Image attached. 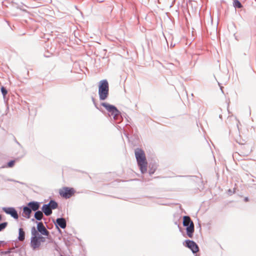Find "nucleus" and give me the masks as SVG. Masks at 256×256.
<instances>
[{
	"label": "nucleus",
	"instance_id": "1",
	"mask_svg": "<svg viewBox=\"0 0 256 256\" xmlns=\"http://www.w3.org/2000/svg\"><path fill=\"white\" fill-rule=\"evenodd\" d=\"M109 86L108 83L106 80H100L98 86V94L100 99L106 100L108 95Z\"/></svg>",
	"mask_w": 256,
	"mask_h": 256
},
{
	"label": "nucleus",
	"instance_id": "2",
	"mask_svg": "<svg viewBox=\"0 0 256 256\" xmlns=\"http://www.w3.org/2000/svg\"><path fill=\"white\" fill-rule=\"evenodd\" d=\"M183 225L186 226V234L189 238H192L194 230V224L188 216H184L183 218Z\"/></svg>",
	"mask_w": 256,
	"mask_h": 256
},
{
	"label": "nucleus",
	"instance_id": "3",
	"mask_svg": "<svg viewBox=\"0 0 256 256\" xmlns=\"http://www.w3.org/2000/svg\"><path fill=\"white\" fill-rule=\"evenodd\" d=\"M101 104L110 112V116H112L114 120L117 119L120 115V112L116 107L106 102H102Z\"/></svg>",
	"mask_w": 256,
	"mask_h": 256
},
{
	"label": "nucleus",
	"instance_id": "4",
	"mask_svg": "<svg viewBox=\"0 0 256 256\" xmlns=\"http://www.w3.org/2000/svg\"><path fill=\"white\" fill-rule=\"evenodd\" d=\"M31 232L32 237L31 238L30 245L32 248L35 250L40 246L42 242L38 240L36 236H35L36 234H38V232L34 227L32 228Z\"/></svg>",
	"mask_w": 256,
	"mask_h": 256
},
{
	"label": "nucleus",
	"instance_id": "5",
	"mask_svg": "<svg viewBox=\"0 0 256 256\" xmlns=\"http://www.w3.org/2000/svg\"><path fill=\"white\" fill-rule=\"evenodd\" d=\"M75 190L74 188L64 187L59 190L60 196L65 198H68L74 194Z\"/></svg>",
	"mask_w": 256,
	"mask_h": 256
},
{
	"label": "nucleus",
	"instance_id": "6",
	"mask_svg": "<svg viewBox=\"0 0 256 256\" xmlns=\"http://www.w3.org/2000/svg\"><path fill=\"white\" fill-rule=\"evenodd\" d=\"M134 153L137 162L146 160L145 153L141 148L136 149Z\"/></svg>",
	"mask_w": 256,
	"mask_h": 256
},
{
	"label": "nucleus",
	"instance_id": "7",
	"mask_svg": "<svg viewBox=\"0 0 256 256\" xmlns=\"http://www.w3.org/2000/svg\"><path fill=\"white\" fill-rule=\"evenodd\" d=\"M186 246L190 248L194 253H196L199 250V248L196 244L190 240H186Z\"/></svg>",
	"mask_w": 256,
	"mask_h": 256
},
{
	"label": "nucleus",
	"instance_id": "8",
	"mask_svg": "<svg viewBox=\"0 0 256 256\" xmlns=\"http://www.w3.org/2000/svg\"><path fill=\"white\" fill-rule=\"evenodd\" d=\"M3 210L7 214H10L15 219H18V216L16 210L13 208H4Z\"/></svg>",
	"mask_w": 256,
	"mask_h": 256
},
{
	"label": "nucleus",
	"instance_id": "9",
	"mask_svg": "<svg viewBox=\"0 0 256 256\" xmlns=\"http://www.w3.org/2000/svg\"><path fill=\"white\" fill-rule=\"evenodd\" d=\"M38 230L42 234L46 236L49 235V232L46 229L42 222H40L37 225Z\"/></svg>",
	"mask_w": 256,
	"mask_h": 256
},
{
	"label": "nucleus",
	"instance_id": "10",
	"mask_svg": "<svg viewBox=\"0 0 256 256\" xmlns=\"http://www.w3.org/2000/svg\"><path fill=\"white\" fill-rule=\"evenodd\" d=\"M140 170L142 174L147 172L148 162L146 160L137 162Z\"/></svg>",
	"mask_w": 256,
	"mask_h": 256
},
{
	"label": "nucleus",
	"instance_id": "11",
	"mask_svg": "<svg viewBox=\"0 0 256 256\" xmlns=\"http://www.w3.org/2000/svg\"><path fill=\"white\" fill-rule=\"evenodd\" d=\"M28 206L31 209V211H36L39 209L40 205L37 202H31L28 204Z\"/></svg>",
	"mask_w": 256,
	"mask_h": 256
},
{
	"label": "nucleus",
	"instance_id": "12",
	"mask_svg": "<svg viewBox=\"0 0 256 256\" xmlns=\"http://www.w3.org/2000/svg\"><path fill=\"white\" fill-rule=\"evenodd\" d=\"M32 213L31 209L28 206H24L23 208L22 216L27 218H29Z\"/></svg>",
	"mask_w": 256,
	"mask_h": 256
},
{
	"label": "nucleus",
	"instance_id": "13",
	"mask_svg": "<svg viewBox=\"0 0 256 256\" xmlns=\"http://www.w3.org/2000/svg\"><path fill=\"white\" fill-rule=\"evenodd\" d=\"M42 210L44 214L47 216H50L52 213V209L50 208V206H48V204H44L42 206Z\"/></svg>",
	"mask_w": 256,
	"mask_h": 256
},
{
	"label": "nucleus",
	"instance_id": "14",
	"mask_svg": "<svg viewBox=\"0 0 256 256\" xmlns=\"http://www.w3.org/2000/svg\"><path fill=\"white\" fill-rule=\"evenodd\" d=\"M56 224L62 228H64L66 227V221L64 218H57Z\"/></svg>",
	"mask_w": 256,
	"mask_h": 256
},
{
	"label": "nucleus",
	"instance_id": "15",
	"mask_svg": "<svg viewBox=\"0 0 256 256\" xmlns=\"http://www.w3.org/2000/svg\"><path fill=\"white\" fill-rule=\"evenodd\" d=\"M18 240L20 241H24L25 238V232L22 228H19Z\"/></svg>",
	"mask_w": 256,
	"mask_h": 256
},
{
	"label": "nucleus",
	"instance_id": "16",
	"mask_svg": "<svg viewBox=\"0 0 256 256\" xmlns=\"http://www.w3.org/2000/svg\"><path fill=\"white\" fill-rule=\"evenodd\" d=\"M44 214L41 211H37L34 214V218L38 220H41L43 218Z\"/></svg>",
	"mask_w": 256,
	"mask_h": 256
},
{
	"label": "nucleus",
	"instance_id": "17",
	"mask_svg": "<svg viewBox=\"0 0 256 256\" xmlns=\"http://www.w3.org/2000/svg\"><path fill=\"white\" fill-rule=\"evenodd\" d=\"M51 209H56L58 207V204L54 200H50L48 204Z\"/></svg>",
	"mask_w": 256,
	"mask_h": 256
},
{
	"label": "nucleus",
	"instance_id": "18",
	"mask_svg": "<svg viewBox=\"0 0 256 256\" xmlns=\"http://www.w3.org/2000/svg\"><path fill=\"white\" fill-rule=\"evenodd\" d=\"M35 236H36L38 240L42 242H44L46 241L45 238L40 235L38 232V234H36Z\"/></svg>",
	"mask_w": 256,
	"mask_h": 256
},
{
	"label": "nucleus",
	"instance_id": "19",
	"mask_svg": "<svg viewBox=\"0 0 256 256\" xmlns=\"http://www.w3.org/2000/svg\"><path fill=\"white\" fill-rule=\"evenodd\" d=\"M234 7L238 8H241L242 7L241 3L238 0H234Z\"/></svg>",
	"mask_w": 256,
	"mask_h": 256
},
{
	"label": "nucleus",
	"instance_id": "20",
	"mask_svg": "<svg viewBox=\"0 0 256 256\" xmlns=\"http://www.w3.org/2000/svg\"><path fill=\"white\" fill-rule=\"evenodd\" d=\"M7 226V222H3L0 224V231L4 230Z\"/></svg>",
	"mask_w": 256,
	"mask_h": 256
},
{
	"label": "nucleus",
	"instance_id": "21",
	"mask_svg": "<svg viewBox=\"0 0 256 256\" xmlns=\"http://www.w3.org/2000/svg\"><path fill=\"white\" fill-rule=\"evenodd\" d=\"M1 91H2V92L4 96H5L8 93L6 89L4 87L2 86L1 88Z\"/></svg>",
	"mask_w": 256,
	"mask_h": 256
},
{
	"label": "nucleus",
	"instance_id": "22",
	"mask_svg": "<svg viewBox=\"0 0 256 256\" xmlns=\"http://www.w3.org/2000/svg\"><path fill=\"white\" fill-rule=\"evenodd\" d=\"M14 163H15V161L14 160H11V161H10L8 164V167H10V168L14 166Z\"/></svg>",
	"mask_w": 256,
	"mask_h": 256
},
{
	"label": "nucleus",
	"instance_id": "23",
	"mask_svg": "<svg viewBox=\"0 0 256 256\" xmlns=\"http://www.w3.org/2000/svg\"><path fill=\"white\" fill-rule=\"evenodd\" d=\"M142 0V2H145V3H146L149 1V0Z\"/></svg>",
	"mask_w": 256,
	"mask_h": 256
},
{
	"label": "nucleus",
	"instance_id": "24",
	"mask_svg": "<svg viewBox=\"0 0 256 256\" xmlns=\"http://www.w3.org/2000/svg\"><path fill=\"white\" fill-rule=\"evenodd\" d=\"M244 200H245L246 202H248V198H246Z\"/></svg>",
	"mask_w": 256,
	"mask_h": 256
},
{
	"label": "nucleus",
	"instance_id": "25",
	"mask_svg": "<svg viewBox=\"0 0 256 256\" xmlns=\"http://www.w3.org/2000/svg\"><path fill=\"white\" fill-rule=\"evenodd\" d=\"M2 216H1V215H0V221L2 220Z\"/></svg>",
	"mask_w": 256,
	"mask_h": 256
},
{
	"label": "nucleus",
	"instance_id": "26",
	"mask_svg": "<svg viewBox=\"0 0 256 256\" xmlns=\"http://www.w3.org/2000/svg\"><path fill=\"white\" fill-rule=\"evenodd\" d=\"M62 256V255H61V256Z\"/></svg>",
	"mask_w": 256,
	"mask_h": 256
}]
</instances>
